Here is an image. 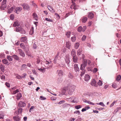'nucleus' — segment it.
<instances>
[{"mask_svg":"<svg viewBox=\"0 0 121 121\" xmlns=\"http://www.w3.org/2000/svg\"><path fill=\"white\" fill-rule=\"evenodd\" d=\"M68 94L69 95H72L74 91L75 86L73 85L70 84L68 85L66 87Z\"/></svg>","mask_w":121,"mask_h":121,"instance_id":"1","label":"nucleus"},{"mask_svg":"<svg viewBox=\"0 0 121 121\" xmlns=\"http://www.w3.org/2000/svg\"><path fill=\"white\" fill-rule=\"evenodd\" d=\"M16 31L17 32H19L22 34H25V31L22 29L21 26L17 27L16 28Z\"/></svg>","mask_w":121,"mask_h":121,"instance_id":"2","label":"nucleus"},{"mask_svg":"<svg viewBox=\"0 0 121 121\" xmlns=\"http://www.w3.org/2000/svg\"><path fill=\"white\" fill-rule=\"evenodd\" d=\"M22 6H23L24 10H29L30 9L29 5L27 4L24 3L22 5Z\"/></svg>","mask_w":121,"mask_h":121,"instance_id":"3","label":"nucleus"},{"mask_svg":"<svg viewBox=\"0 0 121 121\" xmlns=\"http://www.w3.org/2000/svg\"><path fill=\"white\" fill-rule=\"evenodd\" d=\"M59 52H58L57 55L55 57L54 60V63H56L57 62H59L60 59V58L59 56Z\"/></svg>","mask_w":121,"mask_h":121,"instance_id":"4","label":"nucleus"},{"mask_svg":"<svg viewBox=\"0 0 121 121\" xmlns=\"http://www.w3.org/2000/svg\"><path fill=\"white\" fill-rule=\"evenodd\" d=\"M22 9V8L21 7H17L16 8L15 7V11H14L17 14H18L21 12Z\"/></svg>","mask_w":121,"mask_h":121,"instance_id":"5","label":"nucleus"},{"mask_svg":"<svg viewBox=\"0 0 121 121\" xmlns=\"http://www.w3.org/2000/svg\"><path fill=\"white\" fill-rule=\"evenodd\" d=\"M70 58L69 57V55L67 54L66 55L65 59V61L67 64H68L70 62Z\"/></svg>","mask_w":121,"mask_h":121,"instance_id":"6","label":"nucleus"},{"mask_svg":"<svg viewBox=\"0 0 121 121\" xmlns=\"http://www.w3.org/2000/svg\"><path fill=\"white\" fill-rule=\"evenodd\" d=\"M57 73L59 76L62 77L63 73V71L61 70H57Z\"/></svg>","mask_w":121,"mask_h":121,"instance_id":"7","label":"nucleus"},{"mask_svg":"<svg viewBox=\"0 0 121 121\" xmlns=\"http://www.w3.org/2000/svg\"><path fill=\"white\" fill-rule=\"evenodd\" d=\"M19 54L21 56L24 57L25 56V54L24 52L21 49H18Z\"/></svg>","mask_w":121,"mask_h":121,"instance_id":"8","label":"nucleus"},{"mask_svg":"<svg viewBox=\"0 0 121 121\" xmlns=\"http://www.w3.org/2000/svg\"><path fill=\"white\" fill-rule=\"evenodd\" d=\"M26 105V104L22 101H20L19 103L18 106L19 107H23Z\"/></svg>","mask_w":121,"mask_h":121,"instance_id":"9","label":"nucleus"},{"mask_svg":"<svg viewBox=\"0 0 121 121\" xmlns=\"http://www.w3.org/2000/svg\"><path fill=\"white\" fill-rule=\"evenodd\" d=\"M66 91H67L66 87H64L63 89L61 91V93L60 94H59V95L60 96V95H61V94L62 95H66L65 94V93Z\"/></svg>","mask_w":121,"mask_h":121,"instance_id":"10","label":"nucleus"},{"mask_svg":"<svg viewBox=\"0 0 121 121\" xmlns=\"http://www.w3.org/2000/svg\"><path fill=\"white\" fill-rule=\"evenodd\" d=\"M91 84L93 86H96V82L94 79H93L91 80Z\"/></svg>","mask_w":121,"mask_h":121,"instance_id":"11","label":"nucleus"},{"mask_svg":"<svg viewBox=\"0 0 121 121\" xmlns=\"http://www.w3.org/2000/svg\"><path fill=\"white\" fill-rule=\"evenodd\" d=\"M47 8L52 13L55 12V11L53 8L52 6L50 5H48V6Z\"/></svg>","mask_w":121,"mask_h":121,"instance_id":"12","label":"nucleus"},{"mask_svg":"<svg viewBox=\"0 0 121 121\" xmlns=\"http://www.w3.org/2000/svg\"><path fill=\"white\" fill-rule=\"evenodd\" d=\"M20 46L26 52H28L27 50H26V48L23 43H21L20 44Z\"/></svg>","mask_w":121,"mask_h":121,"instance_id":"13","label":"nucleus"},{"mask_svg":"<svg viewBox=\"0 0 121 121\" xmlns=\"http://www.w3.org/2000/svg\"><path fill=\"white\" fill-rule=\"evenodd\" d=\"M74 70L76 72L77 71L78 72L79 70V69L78 67V65L76 64H75L74 65Z\"/></svg>","mask_w":121,"mask_h":121,"instance_id":"14","label":"nucleus"},{"mask_svg":"<svg viewBox=\"0 0 121 121\" xmlns=\"http://www.w3.org/2000/svg\"><path fill=\"white\" fill-rule=\"evenodd\" d=\"M87 18L85 16H84L82 17L80 20L83 23H85L87 21Z\"/></svg>","mask_w":121,"mask_h":121,"instance_id":"15","label":"nucleus"},{"mask_svg":"<svg viewBox=\"0 0 121 121\" xmlns=\"http://www.w3.org/2000/svg\"><path fill=\"white\" fill-rule=\"evenodd\" d=\"M90 76L88 74H86L85 77V80L86 81H88L90 80Z\"/></svg>","mask_w":121,"mask_h":121,"instance_id":"16","label":"nucleus"},{"mask_svg":"<svg viewBox=\"0 0 121 121\" xmlns=\"http://www.w3.org/2000/svg\"><path fill=\"white\" fill-rule=\"evenodd\" d=\"M15 8V6H13L11 8L9 9L8 11V13H11Z\"/></svg>","mask_w":121,"mask_h":121,"instance_id":"17","label":"nucleus"},{"mask_svg":"<svg viewBox=\"0 0 121 121\" xmlns=\"http://www.w3.org/2000/svg\"><path fill=\"white\" fill-rule=\"evenodd\" d=\"M94 16V14L92 13L89 12L88 14V17L90 19H92L93 18Z\"/></svg>","mask_w":121,"mask_h":121,"instance_id":"18","label":"nucleus"},{"mask_svg":"<svg viewBox=\"0 0 121 121\" xmlns=\"http://www.w3.org/2000/svg\"><path fill=\"white\" fill-rule=\"evenodd\" d=\"M12 57L15 60H20V58L19 56L16 55H12Z\"/></svg>","mask_w":121,"mask_h":121,"instance_id":"19","label":"nucleus"},{"mask_svg":"<svg viewBox=\"0 0 121 121\" xmlns=\"http://www.w3.org/2000/svg\"><path fill=\"white\" fill-rule=\"evenodd\" d=\"M27 39L26 37H22L21 39V41L22 42H26Z\"/></svg>","mask_w":121,"mask_h":121,"instance_id":"20","label":"nucleus"},{"mask_svg":"<svg viewBox=\"0 0 121 121\" xmlns=\"http://www.w3.org/2000/svg\"><path fill=\"white\" fill-rule=\"evenodd\" d=\"M71 43L69 42L68 41L66 42V46L67 48L69 49L71 46Z\"/></svg>","mask_w":121,"mask_h":121,"instance_id":"21","label":"nucleus"},{"mask_svg":"<svg viewBox=\"0 0 121 121\" xmlns=\"http://www.w3.org/2000/svg\"><path fill=\"white\" fill-rule=\"evenodd\" d=\"M72 2L73 3V9H77L79 7V6L78 5H76L74 3V1H73V0H72Z\"/></svg>","mask_w":121,"mask_h":121,"instance_id":"22","label":"nucleus"},{"mask_svg":"<svg viewBox=\"0 0 121 121\" xmlns=\"http://www.w3.org/2000/svg\"><path fill=\"white\" fill-rule=\"evenodd\" d=\"M13 118L15 121H19L21 118V117L19 116H15L13 117Z\"/></svg>","mask_w":121,"mask_h":121,"instance_id":"23","label":"nucleus"},{"mask_svg":"<svg viewBox=\"0 0 121 121\" xmlns=\"http://www.w3.org/2000/svg\"><path fill=\"white\" fill-rule=\"evenodd\" d=\"M20 26V23L18 21L15 22L13 24V26L14 27L18 26Z\"/></svg>","mask_w":121,"mask_h":121,"instance_id":"24","label":"nucleus"},{"mask_svg":"<svg viewBox=\"0 0 121 121\" xmlns=\"http://www.w3.org/2000/svg\"><path fill=\"white\" fill-rule=\"evenodd\" d=\"M26 68V66L25 64H23L22 65L21 68V70L22 71L23 70Z\"/></svg>","mask_w":121,"mask_h":121,"instance_id":"25","label":"nucleus"},{"mask_svg":"<svg viewBox=\"0 0 121 121\" xmlns=\"http://www.w3.org/2000/svg\"><path fill=\"white\" fill-rule=\"evenodd\" d=\"M71 55L73 57L76 56V52L74 49H72L71 51Z\"/></svg>","mask_w":121,"mask_h":121,"instance_id":"26","label":"nucleus"},{"mask_svg":"<svg viewBox=\"0 0 121 121\" xmlns=\"http://www.w3.org/2000/svg\"><path fill=\"white\" fill-rule=\"evenodd\" d=\"M37 64L36 65L37 66H39V65H40L41 64V63L40 62V60L39 58H37Z\"/></svg>","mask_w":121,"mask_h":121,"instance_id":"27","label":"nucleus"},{"mask_svg":"<svg viewBox=\"0 0 121 121\" xmlns=\"http://www.w3.org/2000/svg\"><path fill=\"white\" fill-rule=\"evenodd\" d=\"M13 57L12 56L7 55V58L9 61H12L13 60Z\"/></svg>","mask_w":121,"mask_h":121,"instance_id":"28","label":"nucleus"},{"mask_svg":"<svg viewBox=\"0 0 121 121\" xmlns=\"http://www.w3.org/2000/svg\"><path fill=\"white\" fill-rule=\"evenodd\" d=\"M78 99L77 98L75 97L71 101V102L75 103H77L78 102Z\"/></svg>","mask_w":121,"mask_h":121,"instance_id":"29","label":"nucleus"},{"mask_svg":"<svg viewBox=\"0 0 121 121\" xmlns=\"http://www.w3.org/2000/svg\"><path fill=\"white\" fill-rule=\"evenodd\" d=\"M7 7L6 4H2L0 7V9L1 10H4Z\"/></svg>","mask_w":121,"mask_h":121,"instance_id":"30","label":"nucleus"},{"mask_svg":"<svg viewBox=\"0 0 121 121\" xmlns=\"http://www.w3.org/2000/svg\"><path fill=\"white\" fill-rule=\"evenodd\" d=\"M73 61L74 63H76L77 62L78 58L76 56L73 57Z\"/></svg>","mask_w":121,"mask_h":121,"instance_id":"31","label":"nucleus"},{"mask_svg":"<svg viewBox=\"0 0 121 121\" xmlns=\"http://www.w3.org/2000/svg\"><path fill=\"white\" fill-rule=\"evenodd\" d=\"M22 97V95L21 93H19L17 95V100L20 99Z\"/></svg>","mask_w":121,"mask_h":121,"instance_id":"32","label":"nucleus"},{"mask_svg":"<svg viewBox=\"0 0 121 121\" xmlns=\"http://www.w3.org/2000/svg\"><path fill=\"white\" fill-rule=\"evenodd\" d=\"M2 62L3 63L5 64H7L8 63V60L6 59H4L2 60Z\"/></svg>","mask_w":121,"mask_h":121,"instance_id":"33","label":"nucleus"},{"mask_svg":"<svg viewBox=\"0 0 121 121\" xmlns=\"http://www.w3.org/2000/svg\"><path fill=\"white\" fill-rule=\"evenodd\" d=\"M33 18H34L36 21H38V17L37 15L35 13H33Z\"/></svg>","mask_w":121,"mask_h":121,"instance_id":"34","label":"nucleus"},{"mask_svg":"<svg viewBox=\"0 0 121 121\" xmlns=\"http://www.w3.org/2000/svg\"><path fill=\"white\" fill-rule=\"evenodd\" d=\"M86 66H85V65L82 64L81 65V68L80 69L81 70H85V67Z\"/></svg>","mask_w":121,"mask_h":121,"instance_id":"35","label":"nucleus"},{"mask_svg":"<svg viewBox=\"0 0 121 121\" xmlns=\"http://www.w3.org/2000/svg\"><path fill=\"white\" fill-rule=\"evenodd\" d=\"M71 41L73 42L75 41L76 40V37L75 36H73V37H72L71 38Z\"/></svg>","mask_w":121,"mask_h":121,"instance_id":"36","label":"nucleus"},{"mask_svg":"<svg viewBox=\"0 0 121 121\" xmlns=\"http://www.w3.org/2000/svg\"><path fill=\"white\" fill-rule=\"evenodd\" d=\"M87 62V60L86 59H84L83 61V63L82 64L83 65H85V66H86Z\"/></svg>","mask_w":121,"mask_h":121,"instance_id":"37","label":"nucleus"},{"mask_svg":"<svg viewBox=\"0 0 121 121\" xmlns=\"http://www.w3.org/2000/svg\"><path fill=\"white\" fill-rule=\"evenodd\" d=\"M82 51V49H79L77 51V55H80Z\"/></svg>","mask_w":121,"mask_h":121,"instance_id":"38","label":"nucleus"},{"mask_svg":"<svg viewBox=\"0 0 121 121\" xmlns=\"http://www.w3.org/2000/svg\"><path fill=\"white\" fill-rule=\"evenodd\" d=\"M62 77H60L59 78H58L57 81L58 83L61 82H62Z\"/></svg>","mask_w":121,"mask_h":121,"instance_id":"39","label":"nucleus"},{"mask_svg":"<svg viewBox=\"0 0 121 121\" xmlns=\"http://www.w3.org/2000/svg\"><path fill=\"white\" fill-rule=\"evenodd\" d=\"M71 34V32L70 31H68L67 32L66 34V35L67 36V37L69 38L70 36V35Z\"/></svg>","mask_w":121,"mask_h":121,"instance_id":"40","label":"nucleus"},{"mask_svg":"<svg viewBox=\"0 0 121 121\" xmlns=\"http://www.w3.org/2000/svg\"><path fill=\"white\" fill-rule=\"evenodd\" d=\"M79 46V44L78 43H76L75 45V48L77 49L78 48Z\"/></svg>","mask_w":121,"mask_h":121,"instance_id":"41","label":"nucleus"},{"mask_svg":"<svg viewBox=\"0 0 121 121\" xmlns=\"http://www.w3.org/2000/svg\"><path fill=\"white\" fill-rule=\"evenodd\" d=\"M121 78V76L120 75H118L117 76V77L116 78V80L117 81H119Z\"/></svg>","mask_w":121,"mask_h":121,"instance_id":"42","label":"nucleus"},{"mask_svg":"<svg viewBox=\"0 0 121 121\" xmlns=\"http://www.w3.org/2000/svg\"><path fill=\"white\" fill-rule=\"evenodd\" d=\"M82 107V106L80 105H78L75 106V108L77 109H79L81 108Z\"/></svg>","mask_w":121,"mask_h":121,"instance_id":"43","label":"nucleus"},{"mask_svg":"<svg viewBox=\"0 0 121 121\" xmlns=\"http://www.w3.org/2000/svg\"><path fill=\"white\" fill-rule=\"evenodd\" d=\"M82 71L81 72V74H80V76H82V75L84 74L85 72V70H82Z\"/></svg>","mask_w":121,"mask_h":121,"instance_id":"44","label":"nucleus"},{"mask_svg":"<svg viewBox=\"0 0 121 121\" xmlns=\"http://www.w3.org/2000/svg\"><path fill=\"white\" fill-rule=\"evenodd\" d=\"M73 75L71 73H69L68 75V77L70 78H73Z\"/></svg>","mask_w":121,"mask_h":121,"instance_id":"45","label":"nucleus"},{"mask_svg":"<svg viewBox=\"0 0 121 121\" xmlns=\"http://www.w3.org/2000/svg\"><path fill=\"white\" fill-rule=\"evenodd\" d=\"M97 104L98 105L99 104L100 105H101L103 107H104L105 106V105L102 102H100L99 103H97Z\"/></svg>","mask_w":121,"mask_h":121,"instance_id":"46","label":"nucleus"},{"mask_svg":"<svg viewBox=\"0 0 121 121\" xmlns=\"http://www.w3.org/2000/svg\"><path fill=\"white\" fill-rule=\"evenodd\" d=\"M41 100H45L46 99V98L43 96H41L39 98Z\"/></svg>","mask_w":121,"mask_h":121,"instance_id":"47","label":"nucleus"},{"mask_svg":"<svg viewBox=\"0 0 121 121\" xmlns=\"http://www.w3.org/2000/svg\"><path fill=\"white\" fill-rule=\"evenodd\" d=\"M45 19L47 21H48V22H52L53 21L52 20L49 18H45Z\"/></svg>","mask_w":121,"mask_h":121,"instance_id":"48","label":"nucleus"},{"mask_svg":"<svg viewBox=\"0 0 121 121\" xmlns=\"http://www.w3.org/2000/svg\"><path fill=\"white\" fill-rule=\"evenodd\" d=\"M78 31L79 32H81V31H82V27L81 26H80L78 28Z\"/></svg>","mask_w":121,"mask_h":121,"instance_id":"49","label":"nucleus"},{"mask_svg":"<svg viewBox=\"0 0 121 121\" xmlns=\"http://www.w3.org/2000/svg\"><path fill=\"white\" fill-rule=\"evenodd\" d=\"M22 108H19L18 109V111L19 113H21L22 112Z\"/></svg>","mask_w":121,"mask_h":121,"instance_id":"50","label":"nucleus"},{"mask_svg":"<svg viewBox=\"0 0 121 121\" xmlns=\"http://www.w3.org/2000/svg\"><path fill=\"white\" fill-rule=\"evenodd\" d=\"M65 101L64 100H62L60 101L58 103V104H62L65 103Z\"/></svg>","mask_w":121,"mask_h":121,"instance_id":"51","label":"nucleus"},{"mask_svg":"<svg viewBox=\"0 0 121 121\" xmlns=\"http://www.w3.org/2000/svg\"><path fill=\"white\" fill-rule=\"evenodd\" d=\"M86 38V36L85 35H83L82 37V40L83 41H84L85 40Z\"/></svg>","mask_w":121,"mask_h":121,"instance_id":"52","label":"nucleus"},{"mask_svg":"<svg viewBox=\"0 0 121 121\" xmlns=\"http://www.w3.org/2000/svg\"><path fill=\"white\" fill-rule=\"evenodd\" d=\"M98 85L99 86H102V83L101 81L100 80H99L98 82Z\"/></svg>","mask_w":121,"mask_h":121,"instance_id":"53","label":"nucleus"},{"mask_svg":"<svg viewBox=\"0 0 121 121\" xmlns=\"http://www.w3.org/2000/svg\"><path fill=\"white\" fill-rule=\"evenodd\" d=\"M74 114H78V115H80V111L78 110L74 112Z\"/></svg>","mask_w":121,"mask_h":121,"instance_id":"54","label":"nucleus"},{"mask_svg":"<svg viewBox=\"0 0 121 121\" xmlns=\"http://www.w3.org/2000/svg\"><path fill=\"white\" fill-rule=\"evenodd\" d=\"M73 99V97H71L69 98H67V100L68 101H72V99Z\"/></svg>","mask_w":121,"mask_h":121,"instance_id":"55","label":"nucleus"},{"mask_svg":"<svg viewBox=\"0 0 121 121\" xmlns=\"http://www.w3.org/2000/svg\"><path fill=\"white\" fill-rule=\"evenodd\" d=\"M112 86L113 88H115L116 87L117 85L116 84L114 83V84H112Z\"/></svg>","mask_w":121,"mask_h":121,"instance_id":"56","label":"nucleus"},{"mask_svg":"<svg viewBox=\"0 0 121 121\" xmlns=\"http://www.w3.org/2000/svg\"><path fill=\"white\" fill-rule=\"evenodd\" d=\"M19 91L18 89H17L16 90H15L13 91V94H15L19 92Z\"/></svg>","mask_w":121,"mask_h":121,"instance_id":"57","label":"nucleus"},{"mask_svg":"<svg viewBox=\"0 0 121 121\" xmlns=\"http://www.w3.org/2000/svg\"><path fill=\"white\" fill-rule=\"evenodd\" d=\"M26 75V74L25 73H23L21 76L22 77V78H25V77Z\"/></svg>","mask_w":121,"mask_h":121,"instance_id":"58","label":"nucleus"},{"mask_svg":"<svg viewBox=\"0 0 121 121\" xmlns=\"http://www.w3.org/2000/svg\"><path fill=\"white\" fill-rule=\"evenodd\" d=\"M16 78L18 79H20L22 78V77L21 76H20L19 75H17L16 76Z\"/></svg>","mask_w":121,"mask_h":121,"instance_id":"59","label":"nucleus"},{"mask_svg":"<svg viewBox=\"0 0 121 121\" xmlns=\"http://www.w3.org/2000/svg\"><path fill=\"white\" fill-rule=\"evenodd\" d=\"M97 71V69L96 68H95L93 70V71L94 73H95Z\"/></svg>","mask_w":121,"mask_h":121,"instance_id":"60","label":"nucleus"},{"mask_svg":"<svg viewBox=\"0 0 121 121\" xmlns=\"http://www.w3.org/2000/svg\"><path fill=\"white\" fill-rule=\"evenodd\" d=\"M51 99L52 100L55 101L56 100V98L54 97H52L51 98Z\"/></svg>","mask_w":121,"mask_h":121,"instance_id":"61","label":"nucleus"},{"mask_svg":"<svg viewBox=\"0 0 121 121\" xmlns=\"http://www.w3.org/2000/svg\"><path fill=\"white\" fill-rule=\"evenodd\" d=\"M86 29V26H84L82 28V31L84 32L85 31Z\"/></svg>","mask_w":121,"mask_h":121,"instance_id":"62","label":"nucleus"},{"mask_svg":"<svg viewBox=\"0 0 121 121\" xmlns=\"http://www.w3.org/2000/svg\"><path fill=\"white\" fill-rule=\"evenodd\" d=\"M14 16L13 15L11 14L10 16V18L11 20H13V19Z\"/></svg>","mask_w":121,"mask_h":121,"instance_id":"63","label":"nucleus"},{"mask_svg":"<svg viewBox=\"0 0 121 121\" xmlns=\"http://www.w3.org/2000/svg\"><path fill=\"white\" fill-rule=\"evenodd\" d=\"M5 84L6 86H7L8 87H10V85L9 83L8 82H6L5 83Z\"/></svg>","mask_w":121,"mask_h":121,"instance_id":"64","label":"nucleus"}]
</instances>
